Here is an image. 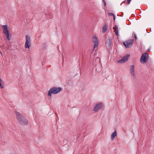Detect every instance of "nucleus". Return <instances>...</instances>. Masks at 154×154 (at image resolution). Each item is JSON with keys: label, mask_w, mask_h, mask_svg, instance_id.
I'll return each instance as SVG.
<instances>
[{"label": "nucleus", "mask_w": 154, "mask_h": 154, "mask_svg": "<svg viewBox=\"0 0 154 154\" xmlns=\"http://www.w3.org/2000/svg\"><path fill=\"white\" fill-rule=\"evenodd\" d=\"M16 118L18 122L21 125H26L28 124V120L25 118L20 113L17 111L15 112Z\"/></svg>", "instance_id": "f257e3e1"}, {"label": "nucleus", "mask_w": 154, "mask_h": 154, "mask_svg": "<svg viewBox=\"0 0 154 154\" xmlns=\"http://www.w3.org/2000/svg\"><path fill=\"white\" fill-rule=\"evenodd\" d=\"M61 90V88L60 87H54L51 88L49 91L48 95L51 96L52 94H57L60 92Z\"/></svg>", "instance_id": "f03ea898"}, {"label": "nucleus", "mask_w": 154, "mask_h": 154, "mask_svg": "<svg viewBox=\"0 0 154 154\" xmlns=\"http://www.w3.org/2000/svg\"><path fill=\"white\" fill-rule=\"evenodd\" d=\"M26 42L25 43V47L26 49H29L31 44L30 37L28 35H27L26 36Z\"/></svg>", "instance_id": "7ed1b4c3"}, {"label": "nucleus", "mask_w": 154, "mask_h": 154, "mask_svg": "<svg viewBox=\"0 0 154 154\" xmlns=\"http://www.w3.org/2000/svg\"><path fill=\"white\" fill-rule=\"evenodd\" d=\"M134 40L131 39L124 42L123 44L126 48H128L131 46Z\"/></svg>", "instance_id": "20e7f679"}, {"label": "nucleus", "mask_w": 154, "mask_h": 154, "mask_svg": "<svg viewBox=\"0 0 154 154\" xmlns=\"http://www.w3.org/2000/svg\"><path fill=\"white\" fill-rule=\"evenodd\" d=\"M93 42L94 45V50L97 47L98 45V39L95 35H94L93 38Z\"/></svg>", "instance_id": "39448f33"}, {"label": "nucleus", "mask_w": 154, "mask_h": 154, "mask_svg": "<svg viewBox=\"0 0 154 154\" xmlns=\"http://www.w3.org/2000/svg\"><path fill=\"white\" fill-rule=\"evenodd\" d=\"M103 106H104L103 104H102L101 103L97 104L96 105V106L94 107V111H97L99 109L103 108Z\"/></svg>", "instance_id": "423d86ee"}, {"label": "nucleus", "mask_w": 154, "mask_h": 154, "mask_svg": "<svg viewBox=\"0 0 154 154\" xmlns=\"http://www.w3.org/2000/svg\"><path fill=\"white\" fill-rule=\"evenodd\" d=\"M147 55L145 53H143L141 56L140 59V62L141 63H144L146 61L147 58Z\"/></svg>", "instance_id": "0eeeda50"}, {"label": "nucleus", "mask_w": 154, "mask_h": 154, "mask_svg": "<svg viewBox=\"0 0 154 154\" xmlns=\"http://www.w3.org/2000/svg\"><path fill=\"white\" fill-rule=\"evenodd\" d=\"M129 57V55L127 54V55H126L124 57H123L120 60L118 61V62L121 63H122L125 62H126L128 60Z\"/></svg>", "instance_id": "6e6552de"}, {"label": "nucleus", "mask_w": 154, "mask_h": 154, "mask_svg": "<svg viewBox=\"0 0 154 154\" xmlns=\"http://www.w3.org/2000/svg\"><path fill=\"white\" fill-rule=\"evenodd\" d=\"M106 46L108 49H110L111 45V42L110 39H107L106 42Z\"/></svg>", "instance_id": "1a4fd4ad"}, {"label": "nucleus", "mask_w": 154, "mask_h": 154, "mask_svg": "<svg viewBox=\"0 0 154 154\" xmlns=\"http://www.w3.org/2000/svg\"><path fill=\"white\" fill-rule=\"evenodd\" d=\"M130 72L131 75L133 76L134 75V65H131L130 66Z\"/></svg>", "instance_id": "9d476101"}, {"label": "nucleus", "mask_w": 154, "mask_h": 154, "mask_svg": "<svg viewBox=\"0 0 154 154\" xmlns=\"http://www.w3.org/2000/svg\"><path fill=\"white\" fill-rule=\"evenodd\" d=\"M3 32L4 34L8 32L7 26L6 25L2 26Z\"/></svg>", "instance_id": "9b49d317"}, {"label": "nucleus", "mask_w": 154, "mask_h": 154, "mask_svg": "<svg viewBox=\"0 0 154 154\" xmlns=\"http://www.w3.org/2000/svg\"><path fill=\"white\" fill-rule=\"evenodd\" d=\"M117 135V131L116 130L115 131H114L113 133L112 134H111V140H113L115 137Z\"/></svg>", "instance_id": "f8f14e48"}, {"label": "nucleus", "mask_w": 154, "mask_h": 154, "mask_svg": "<svg viewBox=\"0 0 154 154\" xmlns=\"http://www.w3.org/2000/svg\"><path fill=\"white\" fill-rule=\"evenodd\" d=\"M113 29H114V32L116 35H118V27L116 25L113 27Z\"/></svg>", "instance_id": "ddd939ff"}, {"label": "nucleus", "mask_w": 154, "mask_h": 154, "mask_svg": "<svg viewBox=\"0 0 154 154\" xmlns=\"http://www.w3.org/2000/svg\"><path fill=\"white\" fill-rule=\"evenodd\" d=\"M5 34V35L7 37V39L8 40H10L11 39V38H10V37H11V35H10L9 32L8 33H6Z\"/></svg>", "instance_id": "4468645a"}, {"label": "nucleus", "mask_w": 154, "mask_h": 154, "mask_svg": "<svg viewBox=\"0 0 154 154\" xmlns=\"http://www.w3.org/2000/svg\"><path fill=\"white\" fill-rule=\"evenodd\" d=\"M107 26L106 25H105L103 28L102 32H105L107 30Z\"/></svg>", "instance_id": "2eb2a0df"}, {"label": "nucleus", "mask_w": 154, "mask_h": 154, "mask_svg": "<svg viewBox=\"0 0 154 154\" xmlns=\"http://www.w3.org/2000/svg\"><path fill=\"white\" fill-rule=\"evenodd\" d=\"M0 86L2 88H4V85L3 83V82L2 80L0 78Z\"/></svg>", "instance_id": "dca6fc26"}, {"label": "nucleus", "mask_w": 154, "mask_h": 154, "mask_svg": "<svg viewBox=\"0 0 154 154\" xmlns=\"http://www.w3.org/2000/svg\"><path fill=\"white\" fill-rule=\"evenodd\" d=\"M109 15L110 16H113V15L114 14L112 13H109Z\"/></svg>", "instance_id": "f3484780"}, {"label": "nucleus", "mask_w": 154, "mask_h": 154, "mask_svg": "<svg viewBox=\"0 0 154 154\" xmlns=\"http://www.w3.org/2000/svg\"><path fill=\"white\" fill-rule=\"evenodd\" d=\"M134 37H135V40H136L137 39V38L136 35L134 33Z\"/></svg>", "instance_id": "a211bd4d"}, {"label": "nucleus", "mask_w": 154, "mask_h": 154, "mask_svg": "<svg viewBox=\"0 0 154 154\" xmlns=\"http://www.w3.org/2000/svg\"><path fill=\"white\" fill-rule=\"evenodd\" d=\"M131 0H127V2L128 3V4H129L130 3V1Z\"/></svg>", "instance_id": "6ab92c4d"}, {"label": "nucleus", "mask_w": 154, "mask_h": 154, "mask_svg": "<svg viewBox=\"0 0 154 154\" xmlns=\"http://www.w3.org/2000/svg\"><path fill=\"white\" fill-rule=\"evenodd\" d=\"M104 6H106V3L104 1Z\"/></svg>", "instance_id": "aec40b11"}, {"label": "nucleus", "mask_w": 154, "mask_h": 154, "mask_svg": "<svg viewBox=\"0 0 154 154\" xmlns=\"http://www.w3.org/2000/svg\"><path fill=\"white\" fill-rule=\"evenodd\" d=\"M113 19H114V20L115 19V17L114 15H113Z\"/></svg>", "instance_id": "412c9836"}]
</instances>
